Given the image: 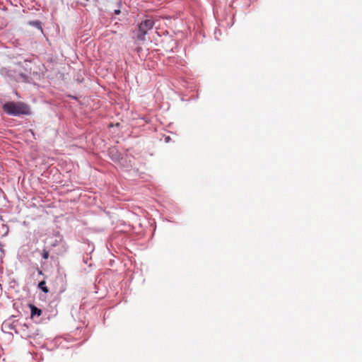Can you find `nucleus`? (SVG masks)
I'll list each match as a JSON object with an SVG mask.
<instances>
[{"instance_id":"6","label":"nucleus","mask_w":362,"mask_h":362,"mask_svg":"<svg viewBox=\"0 0 362 362\" xmlns=\"http://www.w3.org/2000/svg\"><path fill=\"white\" fill-rule=\"evenodd\" d=\"M29 24L33 26H35V28H37L40 30H42L41 23L39 21H30Z\"/></svg>"},{"instance_id":"2","label":"nucleus","mask_w":362,"mask_h":362,"mask_svg":"<svg viewBox=\"0 0 362 362\" xmlns=\"http://www.w3.org/2000/svg\"><path fill=\"white\" fill-rule=\"evenodd\" d=\"M155 22L153 18H146L142 21L139 25V32L137 38L139 40H144L145 36L148 30H151L154 26Z\"/></svg>"},{"instance_id":"7","label":"nucleus","mask_w":362,"mask_h":362,"mask_svg":"<svg viewBox=\"0 0 362 362\" xmlns=\"http://www.w3.org/2000/svg\"><path fill=\"white\" fill-rule=\"evenodd\" d=\"M42 256L45 259H47L49 258V252L47 250H43Z\"/></svg>"},{"instance_id":"8","label":"nucleus","mask_w":362,"mask_h":362,"mask_svg":"<svg viewBox=\"0 0 362 362\" xmlns=\"http://www.w3.org/2000/svg\"><path fill=\"white\" fill-rule=\"evenodd\" d=\"M115 13H119V11H115Z\"/></svg>"},{"instance_id":"5","label":"nucleus","mask_w":362,"mask_h":362,"mask_svg":"<svg viewBox=\"0 0 362 362\" xmlns=\"http://www.w3.org/2000/svg\"><path fill=\"white\" fill-rule=\"evenodd\" d=\"M38 287L46 293L49 292V288L46 286V282L45 281H40L38 284Z\"/></svg>"},{"instance_id":"1","label":"nucleus","mask_w":362,"mask_h":362,"mask_svg":"<svg viewBox=\"0 0 362 362\" xmlns=\"http://www.w3.org/2000/svg\"><path fill=\"white\" fill-rule=\"evenodd\" d=\"M3 110L13 116L30 114V107L23 102H7L3 105Z\"/></svg>"},{"instance_id":"3","label":"nucleus","mask_w":362,"mask_h":362,"mask_svg":"<svg viewBox=\"0 0 362 362\" xmlns=\"http://www.w3.org/2000/svg\"><path fill=\"white\" fill-rule=\"evenodd\" d=\"M108 153L113 161H119L120 160V154L115 148H110Z\"/></svg>"},{"instance_id":"4","label":"nucleus","mask_w":362,"mask_h":362,"mask_svg":"<svg viewBox=\"0 0 362 362\" xmlns=\"http://www.w3.org/2000/svg\"><path fill=\"white\" fill-rule=\"evenodd\" d=\"M30 310H31V316L34 317L35 315L40 316L42 315V310L33 305H30Z\"/></svg>"}]
</instances>
